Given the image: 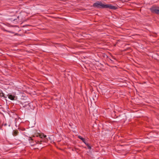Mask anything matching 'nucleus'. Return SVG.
I'll use <instances>...</instances> for the list:
<instances>
[{
  "label": "nucleus",
  "mask_w": 159,
  "mask_h": 159,
  "mask_svg": "<svg viewBox=\"0 0 159 159\" xmlns=\"http://www.w3.org/2000/svg\"><path fill=\"white\" fill-rule=\"evenodd\" d=\"M28 140L29 143L31 146H34L36 144H41V142L39 141H34L33 137H28Z\"/></svg>",
  "instance_id": "f257e3e1"
},
{
  "label": "nucleus",
  "mask_w": 159,
  "mask_h": 159,
  "mask_svg": "<svg viewBox=\"0 0 159 159\" xmlns=\"http://www.w3.org/2000/svg\"><path fill=\"white\" fill-rule=\"evenodd\" d=\"M93 6L98 8H105V5L102 4L101 2H98L93 4Z\"/></svg>",
  "instance_id": "f03ea898"
},
{
  "label": "nucleus",
  "mask_w": 159,
  "mask_h": 159,
  "mask_svg": "<svg viewBox=\"0 0 159 159\" xmlns=\"http://www.w3.org/2000/svg\"><path fill=\"white\" fill-rule=\"evenodd\" d=\"M105 8H108L111 9H116V7L113 6L111 4H106L105 5Z\"/></svg>",
  "instance_id": "7ed1b4c3"
},
{
  "label": "nucleus",
  "mask_w": 159,
  "mask_h": 159,
  "mask_svg": "<svg viewBox=\"0 0 159 159\" xmlns=\"http://www.w3.org/2000/svg\"><path fill=\"white\" fill-rule=\"evenodd\" d=\"M151 10L152 12L157 14H159V8L158 9H157L155 8H151Z\"/></svg>",
  "instance_id": "20e7f679"
},
{
  "label": "nucleus",
  "mask_w": 159,
  "mask_h": 159,
  "mask_svg": "<svg viewBox=\"0 0 159 159\" xmlns=\"http://www.w3.org/2000/svg\"><path fill=\"white\" fill-rule=\"evenodd\" d=\"M8 97L9 99L12 100H14L15 98V97L11 95H9L8 96Z\"/></svg>",
  "instance_id": "39448f33"
},
{
  "label": "nucleus",
  "mask_w": 159,
  "mask_h": 159,
  "mask_svg": "<svg viewBox=\"0 0 159 159\" xmlns=\"http://www.w3.org/2000/svg\"><path fill=\"white\" fill-rule=\"evenodd\" d=\"M0 96L1 97H2L4 98H5L4 94L2 93V91H0Z\"/></svg>",
  "instance_id": "423d86ee"
},
{
  "label": "nucleus",
  "mask_w": 159,
  "mask_h": 159,
  "mask_svg": "<svg viewBox=\"0 0 159 159\" xmlns=\"http://www.w3.org/2000/svg\"><path fill=\"white\" fill-rule=\"evenodd\" d=\"M78 138L80 139L81 140H82V141H84V139L82 138V137L80 136H78Z\"/></svg>",
  "instance_id": "0eeeda50"
},
{
  "label": "nucleus",
  "mask_w": 159,
  "mask_h": 159,
  "mask_svg": "<svg viewBox=\"0 0 159 159\" xmlns=\"http://www.w3.org/2000/svg\"><path fill=\"white\" fill-rule=\"evenodd\" d=\"M39 136L41 138H42L43 137V138H45L46 137V135H44L43 134H41L39 135Z\"/></svg>",
  "instance_id": "6e6552de"
},
{
  "label": "nucleus",
  "mask_w": 159,
  "mask_h": 159,
  "mask_svg": "<svg viewBox=\"0 0 159 159\" xmlns=\"http://www.w3.org/2000/svg\"><path fill=\"white\" fill-rule=\"evenodd\" d=\"M17 134V132L16 131H14L13 133V135L14 136H16Z\"/></svg>",
  "instance_id": "1a4fd4ad"
},
{
  "label": "nucleus",
  "mask_w": 159,
  "mask_h": 159,
  "mask_svg": "<svg viewBox=\"0 0 159 159\" xmlns=\"http://www.w3.org/2000/svg\"><path fill=\"white\" fill-rule=\"evenodd\" d=\"M85 144L86 145H88V143H87L85 141V140L84 139V141H83Z\"/></svg>",
  "instance_id": "9d476101"
},
{
  "label": "nucleus",
  "mask_w": 159,
  "mask_h": 159,
  "mask_svg": "<svg viewBox=\"0 0 159 159\" xmlns=\"http://www.w3.org/2000/svg\"><path fill=\"white\" fill-rule=\"evenodd\" d=\"M88 145H86L87 147H88V149H91V147L89 145V144H88Z\"/></svg>",
  "instance_id": "9b49d317"
}]
</instances>
